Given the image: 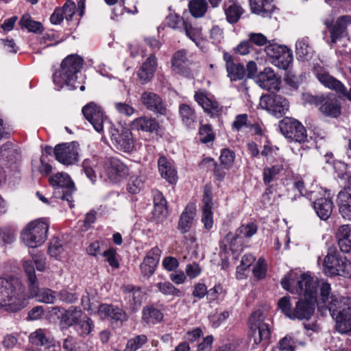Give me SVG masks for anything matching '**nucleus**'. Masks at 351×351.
<instances>
[{
  "label": "nucleus",
  "mask_w": 351,
  "mask_h": 351,
  "mask_svg": "<svg viewBox=\"0 0 351 351\" xmlns=\"http://www.w3.org/2000/svg\"><path fill=\"white\" fill-rule=\"evenodd\" d=\"M296 274L289 272L281 280L282 287L291 292L303 294L304 300L295 302L292 308L291 297L284 296L278 302V306L282 313L291 319H309L315 311V303L317 301V281L307 274H303L296 280Z\"/></svg>",
  "instance_id": "nucleus-1"
},
{
  "label": "nucleus",
  "mask_w": 351,
  "mask_h": 351,
  "mask_svg": "<svg viewBox=\"0 0 351 351\" xmlns=\"http://www.w3.org/2000/svg\"><path fill=\"white\" fill-rule=\"evenodd\" d=\"M320 299L328 309L332 317L336 319V329L340 333L351 330V306L348 299L338 294L331 293L330 285L322 282L320 287Z\"/></svg>",
  "instance_id": "nucleus-2"
},
{
  "label": "nucleus",
  "mask_w": 351,
  "mask_h": 351,
  "mask_svg": "<svg viewBox=\"0 0 351 351\" xmlns=\"http://www.w3.org/2000/svg\"><path fill=\"white\" fill-rule=\"evenodd\" d=\"M25 287L19 279L0 278V308L17 311L25 306Z\"/></svg>",
  "instance_id": "nucleus-3"
},
{
  "label": "nucleus",
  "mask_w": 351,
  "mask_h": 351,
  "mask_svg": "<svg viewBox=\"0 0 351 351\" xmlns=\"http://www.w3.org/2000/svg\"><path fill=\"white\" fill-rule=\"evenodd\" d=\"M83 65V59L77 55H70L62 62L60 69L53 74V82L58 88L66 86L69 89L77 88V73Z\"/></svg>",
  "instance_id": "nucleus-4"
},
{
  "label": "nucleus",
  "mask_w": 351,
  "mask_h": 351,
  "mask_svg": "<svg viewBox=\"0 0 351 351\" xmlns=\"http://www.w3.org/2000/svg\"><path fill=\"white\" fill-rule=\"evenodd\" d=\"M23 266L27 278L29 297L35 298L39 302L53 304L57 298L56 292L49 288L39 289L38 280L32 263L25 261Z\"/></svg>",
  "instance_id": "nucleus-5"
},
{
  "label": "nucleus",
  "mask_w": 351,
  "mask_h": 351,
  "mask_svg": "<svg viewBox=\"0 0 351 351\" xmlns=\"http://www.w3.org/2000/svg\"><path fill=\"white\" fill-rule=\"evenodd\" d=\"M49 228L46 219L32 221L22 230L21 240L29 247H38L47 240Z\"/></svg>",
  "instance_id": "nucleus-6"
},
{
  "label": "nucleus",
  "mask_w": 351,
  "mask_h": 351,
  "mask_svg": "<svg viewBox=\"0 0 351 351\" xmlns=\"http://www.w3.org/2000/svg\"><path fill=\"white\" fill-rule=\"evenodd\" d=\"M265 51L270 62L279 69H287L293 61V53L286 46L276 43H269Z\"/></svg>",
  "instance_id": "nucleus-7"
},
{
  "label": "nucleus",
  "mask_w": 351,
  "mask_h": 351,
  "mask_svg": "<svg viewBox=\"0 0 351 351\" xmlns=\"http://www.w3.org/2000/svg\"><path fill=\"white\" fill-rule=\"evenodd\" d=\"M264 321L265 317L260 311L252 313L249 318V327L252 332V338L256 345L268 340L271 335L269 325Z\"/></svg>",
  "instance_id": "nucleus-8"
},
{
  "label": "nucleus",
  "mask_w": 351,
  "mask_h": 351,
  "mask_svg": "<svg viewBox=\"0 0 351 351\" xmlns=\"http://www.w3.org/2000/svg\"><path fill=\"white\" fill-rule=\"evenodd\" d=\"M281 133L291 141L298 143L306 141L307 134L305 128L298 120L285 117L280 122Z\"/></svg>",
  "instance_id": "nucleus-9"
},
{
  "label": "nucleus",
  "mask_w": 351,
  "mask_h": 351,
  "mask_svg": "<svg viewBox=\"0 0 351 351\" xmlns=\"http://www.w3.org/2000/svg\"><path fill=\"white\" fill-rule=\"evenodd\" d=\"M110 132L112 144L117 150L125 153H130L134 150V141L130 129L111 128Z\"/></svg>",
  "instance_id": "nucleus-10"
},
{
  "label": "nucleus",
  "mask_w": 351,
  "mask_h": 351,
  "mask_svg": "<svg viewBox=\"0 0 351 351\" xmlns=\"http://www.w3.org/2000/svg\"><path fill=\"white\" fill-rule=\"evenodd\" d=\"M49 181L53 186L62 189L61 199L63 201H66L71 208H73L74 204L72 195L76 189L69 176L65 173H58L51 176Z\"/></svg>",
  "instance_id": "nucleus-11"
},
{
  "label": "nucleus",
  "mask_w": 351,
  "mask_h": 351,
  "mask_svg": "<svg viewBox=\"0 0 351 351\" xmlns=\"http://www.w3.org/2000/svg\"><path fill=\"white\" fill-rule=\"evenodd\" d=\"M259 106L276 117H282L289 108V102L280 95H265L261 97Z\"/></svg>",
  "instance_id": "nucleus-12"
},
{
  "label": "nucleus",
  "mask_w": 351,
  "mask_h": 351,
  "mask_svg": "<svg viewBox=\"0 0 351 351\" xmlns=\"http://www.w3.org/2000/svg\"><path fill=\"white\" fill-rule=\"evenodd\" d=\"M324 271L327 275L346 276L351 271V262L346 256L328 254L324 260Z\"/></svg>",
  "instance_id": "nucleus-13"
},
{
  "label": "nucleus",
  "mask_w": 351,
  "mask_h": 351,
  "mask_svg": "<svg viewBox=\"0 0 351 351\" xmlns=\"http://www.w3.org/2000/svg\"><path fill=\"white\" fill-rule=\"evenodd\" d=\"M324 25L329 30L330 35V47L337 43L339 39L348 36V27L351 25V16L343 15L337 18L334 24L329 19L324 21Z\"/></svg>",
  "instance_id": "nucleus-14"
},
{
  "label": "nucleus",
  "mask_w": 351,
  "mask_h": 351,
  "mask_svg": "<svg viewBox=\"0 0 351 351\" xmlns=\"http://www.w3.org/2000/svg\"><path fill=\"white\" fill-rule=\"evenodd\" d=\"M195 101L203 108L204 111L210 117H219L223 112V106L208 92L199 89L194 95Z\"/></svg>",
  "instance_id": "nucleus-15"
},
{
  "label": "nucleus",
  "mask_w": 351,
  "mask_h": 351,
  "mask_svg": "<svg viewBox=\"0 0 351 351\" xmlns=\"http://www.w3.org/2000/svg\"><path fill=\"white\" fill-rule=\"evenodd\" d=\"M56 159L65 165H71L78 161V145L75 143H62L53 149Z\"/></svg>",
  "instance_id": "nucleus-16"
},
{
  "label": "nucleus",
  "mask_w": 351,
  "mask_h": 351,
  "mask_svg": "<svg viewBox=\"0 0 351 351\" xmlns=\"http://www.w3.org/2000/svg\"><path fill=\"white\" fill-rule=\"evenodd\" d=\"M82 113L97 132H101L103 131L104 123L106 117L104 116V112L99 106L90 102L83 107Z\"/></svg>",
  "instance_id": "nucleus-17"
},
{
  "label": "nucleus",
  "mask_w": 351,
  "mask_h": 351,
  "mask_svg": "<svg viewBox=\"0 0 351 351\" xmlns=\"http://www.w3.org/2000/svg\"><path fill=\"white\" fill-rule=\"evenodd\" d=\"M141 101L149 111L162 115L167 112L166 105L162 99L154 92H143L141 95Z\"/></svg>",
  "instance_id": "nucleus-18"
},
{
  "label": "nucleus",
  "mask_w": 351,
  "mask_h": 351,
  "mask_svg": "<svg viewBox=\"0 0 351 351\" xmlns=\"http://www.w3.org/2000/svg\"><path fill=\"white\" fill-rule=\"evenodd\" d=\"M108 178L112 182H118L128 174V167L119 159L108 158L105 163Z\"/></svg>",
  "instance_id": "nucleus-19"
},
{
  "label": "nucleus",
  "mask_w": 351,
  "mask_h": 351,
  "mask_svg": "<svg viewBox=\"0 0 351 351\" xmlns=\"http://www.w3.org/2000/svg\"><path fill=\"white\" fill-rule=\"evenodd\" d=\"M313 73L319 82L325 87L337 93H344L346 91V86L340 81L330 75L324 68L316 66L313 68Z\"/></svg>",
  "instance_id": "nucleus-20"
},
{
  "label": "nucleus",
  "mask_w": 351,
  "mask_h": 351,
  "mask_svg": "<svg viewBox=\"0 0 351 351\" xmlns=\"http://www.w3.org/2000/svg\"><path fill=\"white\" fill-rule=\"evenodd\" d=\"M196 213L195 204L193 203L188 204L181 213L178 223V229L182 234L188 232L191 230L196 217Z\"/></svg>",
  "instance_id": "nucleus-21"
},
{
  "label": "nucleus",
  "mask_w": 351,
  "mask_h": 351,
  "mask_svg": "<svg viewBox=\"0 0 351 351\" xmlns=\"http://www.w3.org/2000/svg\"><path fill=\"white\" fill-rule=\"evenodd\" d=\"M99 317L103 319H107L110 321L123 322L128 318L127 314L121 308L112 304H102L98 309Z\"/></svg>",
  "instance_id": "nucleus-22"
},
{
  "label": "nucleus",
  "mask_w": 351,
  "mask_h": 351,
  "mask_svg": "<svg viewBox=\"0 0 351 351\" xmlns=\"http://www.w3.org/2000/svg\"><path fill=\"white\" fill-rule=\"evenodd\" d=\"M158 171L162 178L170 184H175L178 180L177 171L173 162L162 156L158 160Z\"/></svg>",
  "instance_id": "nucleus-23"
},
{
  "label": "nucleus",
  "mask_w": 351,
  "mask_h": 351,
  "mask_svg": "<svg viewBox=\"0 0 351 351\" xmlns=\"http://www.w3.org/2000/svg\"><path fill=\"white\" fill-rule=\"evenodd\" d=\"M257 83L267 90L278 89V80L271 68L267 67L257 76Z\"/></svg>",
  "instance_id": "nucleus-24"
},
{
  "label": "nucleus",
  "mask_w": 351,
  "mask_h": 351,
  "mask_svg": "<svg viewBox=\"0 0 351 351\" xmlns=\"http://www.w3.org/2000/svg\"><path fill=\"white\" fill-rule=\"evenodd\" d=\"M130 127L134 130L152 133L158 132L160 125L155 118L141 116L134 119L131 122Z\"/></svg>",
  "instance_id": "nucleus-25"
},
{
  "label": "nucleus",
  "mask_w": 351,
  "mask_h": 351,
  "mask_svg": "<svg viewBox=\"0 0 351 351\" xmlns=\"http://www.w3.org/2000/svg\"><path fill=\"white\" fill-rule=\"evenodd\" d=\"M221 247L226 253L239 254L243 250V241L236 232H229L221 241Z\"/></svg>",
  "instance_id": "nucleus-26"
},
{
  "label": "nucleus",
  "mask_w": 351,
  "mask_h": 351,
  "mask_svg": "<svg viewBox=\"0 0 351 351\" xmlns=\"http://www.w3.org/2000/svg\"><path fill=\"white\" fill-rule=\"evenodd\" d=\"M335 237L341 252H351V225L344 224L338 227Z\"/></svg>",
  "instance_id": "nucleus-27"
},
{
  "label": "nucleus",
  "mask_w": 351,
  "mask_h": 351,
  "mask_svg": "<svg viewBox=\"0 0 351 351\" xmlns=\"http://www.w3.org/2000/svg\"><path fill=\"white\" fill-rule=\"evenodd\" d=\"M337 205L341 216L351 220V191L349 188L341 190L337 195Z\"/></svg>",
  "instance_id": "nucleus-28"
},
{
  "label": "nucleus",
  "mask_w": 351,
  "mask_h": 351,
  "mask_svg": "<svg viewBox=\"0 0 351 351\" xmlns=\"http://www.w3.org/2000/svg\"><path fill=\"white\" fill-rule=\"evenodd\" d=\"M188 62L187 51L185 49L176 51L171 60L173 70L176 73L185 76L190 75V72L187 68Z\"/></svg>",
  "instance_id": "nucleus-29"
},
{
  "label": "nucleus",
  "mask_w": 351,
  "mask_h": 351,
  "mask_svg": "<svg viewBox=\"0 0 351 351\" xmlns=\"http://www.w3.org/2000/svg\"><path fill=\"white\" fill-rule=\"evenodd\" d=\"M313 205L317 215L322 220H327L330 217L334 207L332 201L328 197L318 198Z\"/></svg>",
  "instance_id": "nucleus-30"
},
{
  "label": "nucleus",
  "mask_w": 351,
  "mask_h": 351,
  "mask_svg": "<svg viewBox=\"0 0 351 351\" xmlns=\"http://www.w3.org/2000/svg\"><path fill=\"white\" fill-rule=\"evenodd\" d=\"M156 68V58L154 56H150L138 71V76L142 84L148 82L153 77Z\"/></svg>",
  "instance_id": "nucleus-31"
},
{
  "label": "nucleus",
  "mask_w": 351,
  "mask_h": 351,
  "mask_svg": "<svg viewBox=\"0 0 351 351\" xmlns=\"http://www.w3.org/2000/svg\"><path fill=\"white\" fill-rule=\"evenodd\" d=\"M226 20L230 23H236L240 19L243 9L234 0H228L223 4Z\"/></svg>",
  "instance_id": "nucleus-32"
},
{
  "label": "nucleus",
  "mask_w": 351,
  "mask_h": 351,
  "mask_svg": "<svg viewBox=\"0 0 351 351\" xmlns=\"http://www.w3.org/2000/svg\"><path fill=\"white\" fill-rule=\"evenodd\" d=\"M319 110L326 116L337 117L341 114V106L336 97H329L324 99V101L319 107Z\"/></svg>",
  "instance_id": "nucleus-33"
},
{
  "label": "nucleus",
  "mask_w": 351,
  "mask_h": 351,
  "mask_svg": "<svg viewBox=\"0 0 351 351\" xmlns=\"http://www.w3.org/2000/svg\"><path fill=\"white\" fill-rule=\"evenodd\" d=\"M29 341L37 346L49 347L53 344V339L49 332L45 329L39 328L29 335Z\"/></svg>",
  "instance_id": "nucleus-34"
},
{
  "label": "nucleus",
  "mask_w": 351,
  "mask_h": 351,
  "mask_svg": "<svg viewBox=\"0 0 351 351\" xmlns=\"http://www.w3.org/2000/svg\"><path fill=\"white\" fill-rule=\"evenodd\" d=\"M253 13L258 14H271L275 9L273 0H250Z\"/></svg>",
  "instance_id": "nucleus-35"
},
{
  "label": "nucleus",
  "mask_w": 351,
  "mask_h": 351,
  "mask_svg": "<svg viewBox=\"0 0 351 351\" xmlns=\"http://www.w3.org/2000/svg\"><path fill=\"white\" fill-rule=\"evenodd\" d=\"M83 317V313L80 307L71 306L62 315L61 322L67 326L76 325Z\"/></svg>",
  "instance_id": "nucleus-36"
},
{
  "label": "nucleus",
  "mask_w": 351,
  "mask_h": 351,
  "mask_svg": "<svg viewBox=\"0 0 351 351\" xmlns=\"http://www.w3.org/2000/svg\"><path fill=\"white\" fill-rule=\"evenodd\" d=\"M284 169L282 161L274 165L271 167H266L263 169V180L265 184H269L273 182L278 174Z\"/></svg>",
  "instance_id": "nucleus-37"
},
{
  "label": "nucleus",
  "mask_w": 351,
  "mask_h": 351,
  "mask_svg": "<svg viewBox=\"0 0 351 351\" xmlns=\"http://www.w3.org/2000/svg\"><path fill=\"white\" fill-rule=\"evenodd\" d=\"M296 53L303 60H308L313 54V49L309 45L308 38H302L298 40L295 44Z\"/></svg>",
  "instance_id": "nucleus-38"
},
{
  "label": "nucleus",
  "mask_w": 351,
  "mask_h": 351,
  "mask_svg": "<svg viewBox=\"0 0 351 351\" xmlns=\"http://www.w3.org/2000/svg\"><path fill=\"white\" fill-rule=\"evenodd\" d=\"M182 32L192 41L197 43L202 38V29L201 27L193 25L189 19L186 20Z\"/></svg>",
  "instance_id": "nucleus-39"
},
{
  "label": "nucleus",
  "mask_w": 351,
  "mask_h": 351,
  "mask_svg": "<svg viewBox=\"0 0 351 351\" xmlns=\"http://www.w3.org/2000/svg\"><path fill=\"white\" fill-rule=\"evenodd\" d=\"M125 291L128 292V298L131 305L134 306V307H138L141 305L145 294L140 288L128 286Z\"/></svg>",
  "instance_id": "nucleus-40"
},
{
  "label": "nucleus",
  "mask_w": 351,
  "mask_h": 351,
  "mask_svg": "<svg viewBox=\"0 0 351 351\" xmlns=\"http://www.w3.org/2000/svg\"><path fill=\"white\" fill-rule=\"evenodd\" d=\"M162 318V312L154 306H146L143 310V319L147 324H156Z\"/></svg>",
  "instance_id": "nucleus-41"
},
{
  "label": "nucleus",
  "mask_w": 351,
  "mask_h": 351,
  "mask_svg": "<svg viewBox=\"0 0 351 351\" xmlns=\"http://www.w3.org/2000/svg\"><path fill=\"white\" fill-rule=\"evenodd\" d=\"M190 13L195 18H201L204 16L208 9L206 0H191L189 3Z\"/></svg>",
  "instance_id": "nucleus-42"
},
{
  "label": "nucleus",
  "mask_w": 351,
  "mask_h": 351,
  "mask_svg": "<svg viewBox=\"0 0 351 351\" xmlns=\"http://www.w3.org/2000/svg\"><path fill=\"white\" fill-rule=\"evenodd\" d=\"M93 320L87 317H82L75 326V330L80 336L88 335L94 329Z\"/></svg>",
  "instance_id": "nucleus-43"
},
{
  "label": "nucleus",
  "mask_w": 351,
  "mask_h": 351,
  "mask_svg": "<svg viewBox=\"0 0 351 351\" xmlns=\"http://www.w3.org/2000/svg\"><path fill=\"white\" fill-rule=\"evenodd\" d=\"M158 291L165 295H172L175 297H181L183 293L169 281H160L155 284Z\"/></svg>",
  "instance_id": "nucleus-44"
},
{
  "label": "nucleus",
  "mask_w": 351,
  "mask_h": 351,
  "mask_svg": "<svg viewBox=\"0 0 351 351\" xmlns=\"http://www.w3.org/2000/svg\"><path fill=\"white\" fill-rule=\"evenodd\" d=\"M186 20L176 13H171L166 17L167 25L179 32H182Z\"/></svg>",
  "instance_id": "nucleus-45"
},
{
  "label": "nucleus",
  "mask_w": 351,
  "mask_h": 351,
  "mask_svg": "<svg viewBox=\"0 0 351 351\" xmlns=\"http://www.w3.org/2000/svg\"><path fill=\"white\" fill-rule=\"evenodd\" d=\"M228 76L231 81H237L245 77L246 74L243 64L234 63L226 69Z\"/></svg>",
  "instance_id": "nucleus-46"
},
{
  "label": "nucleus",
  "mask_w": 351,
  "mask_h": 351,
  "mask_svg": "<svg viewBox=\"0 0 351 351\" xmlns=\"http://www.w3.org/2000/svg\"><path fill=\"white\" fill-rule=\"evenodd\" d=\"M179 112L183 123L187 126L191 127L195 123V111L189 105L181 104L179 107Z\"/></svg>",
  "instance_id": "nucleus-47"
},
{
  "label": "nucleus",
  "mask_w": 351,
  "mask_h": 351,
  "mask_svg": "<svg viewBox=\"0 0 351 351\" xmlns=\"http://www.w3.org/2000/svg\"><path fill=\"white\" fill-rule=\"evenodd\" d=\"M147 341L145 335H136L128 340L123 351H136L147 343Z\"/></svg>",
  "instance_id": "nucleus-48"
},
{
  "label": "nucleus",
  "mask_w": 351,
  "mask_h": 351,
  "mask_svg": "<svg viewBox=\"0 0 351 351\" xmlns=\"http://www.w3.org/2000/svg\"><path fill=\"white\" fill-rule=\"evenodd\" d=\"M258 230V226L255 223L250 222L246 224H242L239 227L236 233L243 241L244 239H250L254 235Z\"/></svg>",
  "instance_id": "nucleus-49"
},
{
  "label": "nucleus",
  "mask_w": 351,
  "mask_h": 351,
  "mask_svg": "<svg viewBox=\"0 0 351 351\" xmlns=\"http://www.w3.org/2000/svg\"><path fill=\"white\" fill-rule=\"evenodd\" d=\"M16 230L8 226L0 229V245L10 244L16 239Z\"/></svg>",
  "instance_id": "nucleus-50"
},
{
  "label": "nucleus",
  "mask_w": 351,
  "mask_h": 351,
  "mask_svg": "<svg viewBox=\"0 0 351 351\" xmlns=\"http://www.w3.org/2000/svg\"><path fill=\"white\" fill-rule=\"evenodd\" d=\"M145 177L143 175L132 176L128 184V191L136 194L144 187Z\"/></svg>",
  "instance_id": "nucleus-51"
},
{
  "label": "nucleus",
  "mask_w": 351,
  "mask_h": 351,
  "mask_svg": "<svg viewBox=\"0 0 351 351\" xmlns=\"http://www.w3.org/2000/svg\"><path fill=\"white\" fill-rule=\"evenodd\" d=\"M235 158L234 152L228 149L221 150L219 157L221 165L226 170H229L233 165Z\"/></svg>",
  "instance_id": "nucleus-52"
},
{
  "label": "nucleus",
  "mask_w": 351,
  "mask_h": 351,
  "mask_svg": "<svg viewBox=\"0 0 351 351\" xmlns=\"http://www.w3.org/2000/svg\"><path fill=\"white\" fill-rule=\"evenodd\" d=\"M20 25L22 27L26 28L29 32H37L42 28V24L39 22L33 21L28 14L23 15L20 21Z\"/></svg>",
  "instance_id": "nucleus-53"
},
{
  "label": "nucleus",
  "mask_w": 351,
  "mask_h": 351,
  "mask_svg": "<svg viewBox=\"0 0 351 351\" xmlns=\"http://www.w3.org/2000/svg\"><path fill=\"white\" fill-rule=\"evenodd\" d=\"M199 140L202 143L211 142L215 138V134L210 125H202L199 130Z\"/></svg>",
  "instance_id": "nucleus-54"
},
{
  "label": "nucleus",
  "mask_w": 351,
  "mask_h": 351,
  "mask_svg": "<svg viewBox=\"0 0 351 351\" xmlns=\"http://www.w3.org/2000/svg\"><path fill=\"white\" fill-rule=\"evenodd\" d=\"M48 253L51 257L55 258L56 260H61L64 250L60 241L55 240L51 242L48 248Z\"/></svg>",
  "instance_id": "nucleus-55"
},
{
  "label": "nucleus",
  "mask_w": 351,
  "mask_h": 351,
  "mask_svg": "<svg viewBox=\"0 0 351 351\" xmlns=\"http://www.w3.org/2000/svg\"><path fill=\"white\" fill-rule=\"evenodd\" d=\"M160 254L161 251L158 247H155L152 248L147 253V255L143 260V263L156 267L159 262Z\"/></svg>",
  "instance_id": "nucleus-56"
},
{
  "label": "nucleus",
  "mask_w": 351,
  "mask_h": 351,
  "mask_svg": "<svg viewBox=\"0 0 351 351\" xmlns=\"http://www.w3.org/2000/svg\"><path fill=\"white\" fill-rule=\"evenodd\" d=\"M248 39L252 46L253 45L258 47L267 46L269 45V43H274V41L268 40L267 37L261 33H250Z\"/></svg>",
  "instance_id": "nucleus-57"
},
{
  "label": "nucleus",
  "mask_w": 351,
  "mask_h": 351,
  "mask_svg": "<svg viewBox=\"0 0 351 351\" xmlns=\"http://www.w3.org/2000/svg\"><path fill=\"white\" fill-rule=\"evenodd\" d=\"M167 217V205L156 204L154 205L153 210V217L156 222H162Z\"/></svg>",
  "instance_id": "nucleus-58"
},
{
  "label": "nucleus",
  "mask_w": 351,
  "mask_h": 351,
  "mask_svg": "<svg viewBox=\"0 0 351 351\" xmlns=\"http://www.w3.org/2000/svg\"><path fill=\"white\" fill-rule=\"evenodd\" d=\"M253 274L258 279L265 277L267 273V264L263 258H260L253 267Z\"/></svg>",
  "instance_id": "nucleus-59"
},
{
  "label": "nucleus",
  "mask_w": 351,
  "mask_h": 351,
  "mask_svg": "<svg viewBox=\"0 0 351 351\" xmlns=\"http://www.w3.org/2000/svg\"><path fill=\"white\" fill-rule=\"evenodd\" d=\"M204 163H213L215 166L214 169V175L216 177L217 180L219 181H222L226 175V169L223 166L220 165H218L214 162V160L212 158H206L202 160V164Z\"/></svg>",
  "instance_id": "nucleus-60"
},
{
  "label": "nucleus",
  "mask_w": 351,
  "mask_h": 351,
  "mask_svg": "<svg viewBox=\"0 0 351 351\" xmlns=\"http://www.w3.org/2000/svg\"><path fill=\"white\" fill-rule=\"evenodd\" d=\"M82 167L86 176L91 180L92 182H95L96 180V175L93 169L95 167V161L90 159H86L82 163Z\"/></svg>",
  "instance_id": "nucleus-61"
},
{
  "label": "nucleus",
  "mask_w": 351,
  "mask_h": 351,
  "mask_svg": "<svg viewBox=\"0 0 351 351\" xmlns=\"http://www.w3.org/2000/svg\"><path fill=\"white\" fill-rule=\"evenodd\" d=\"M116 110L121 114L130 117L134 113V108L125 102H115L114 104Z\"/></svg>",
  "instance_id": "nucleus-62"
},
{
  "label": "nucleus",
  "mask_w": 351,
  "mask_h": 351,
  "mask_svg": "<svg viewBox=\"0 0 351 351\" xmlns=\"http://www.w3.org/2000/svg\"><path fill=\"white\" fill-rule=\"evenodd\" d=\"M278 348L282 351H294L295 343L290 336H285L278 342Z\"/></svg>",
  "instance_id": "nucleus-63"
},
{
  "label": "nucleus",
  "mask_w": 351,
  "mask_h": 351,
  "mask_svg": "<svg viewBox=\"0 0 351 351\" xmlns=\"http://www.w3.org/2000/svg\"><path fill=\"white\" fill-rule=\"evenodd\" d=\"M117 252L116 250L113 248H110L108 250H106L103 253V256L106 258L107 262L109 265L114 268H119V263L116 258Z\"/></svg>",
  "instance_id": "nucleus-64"
}]
</instances>
